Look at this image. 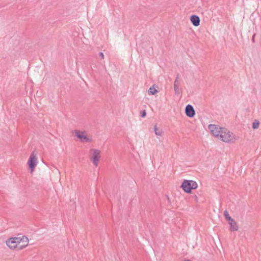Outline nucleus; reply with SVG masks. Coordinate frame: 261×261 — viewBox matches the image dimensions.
Returning <instances> with one entry per match:
<instances>
[{
    "instance_id": "obj_19",
    "label": "nucleus",
    "mask_w": 261,
    "mask_h": 261,
    "mask_svg": "<svg viewBox=\"0 0 261 261\" xmlns=\"http://www.w3.org/2000/svg\"><path fill=\"white\" fill-rule=\"evenodd\" d=\"M184 261H192V260H190V259H186V260H184Z\"/></svg>"
},
{
    "instance_id": "obj_8",
    "label": "nucleus",
    "mask_w": 261,
    "mask_h": 261,
    "mask_svg": "<svg viewBox=\"0 0 261 261\" xmlns=\"http://www.w3.org/2000/svg\"><path fill=\"white\" fill-rule=\"evenodd\" d=\"M185 113L189 118H193L195 115V111L193 107L191 105H188L185 108Z\"/></svg>"
},
{
    "instance_id": "obj_2",
    "label": "nucleus",
    "mask_w": 261,
    "mask_h": 261,
    "mask_svg": "<svg viewBox=\"0 0 261 261\" xmlns=\"http://www.w3.org/2000/svg\"><path fill=\"white\" fill-rule=\"evenodd\" d=\"M197 182L192 180H185L181 185L183 190L187 193H191L192 190L197 189Z\"/></svg>"
},
{
    "instance_id": "obj_9",
    "label": "nucleus",
    "mask_w": 261,
    "mask_h": 261,
    "mask_svg": "<svg viewBox=\"0 0 261 261\" xmlns=\"http://www.w3.org/2000/svg\"><path fill=\"white\" fill-rule=\"evenodd\" d=\"M20 241L18 240L19 245H18V250L22 249L28 246L29 243L28 238L26 236H22L21 237H19Z\"/></svg>"
},
{
    "instance_id": "obj_3",
    "label": "nucleus",
    "mask_w": 261,
    "mask_h": 261,
    "mask_svg": "<svg viewBox=\"0 0 261 261\" xmlns=\"http://www.w3.org/2000/svg\"><path fill=\"white\" fill-rule=\"evenodd\" d=\"M208 128L213 135L217 137L218 139L219 138L220 133L223 128L215 124H210L208 126Z\"/></svg>"
},
{
    "instance_id": "obj_18",
    "label": "nucleus",
    "mask_w": 261,
    "mask_h": 261,
    "mask_svg": "<svg viewBox=\"0 0 261 261\" xmlns=\"http://www.w3.org/2000/svg\"><path fill=\"white\" fill-rule=\"evenodd\" d=\"M99 56L100 58V59H103L104 58V55L102 52H100L99 53Z\"/></svg>"
},
{
    "instance_id": "obj_12",
    "label": "nucleus",
    "mask_w": 261,
    "mask_h": 261,
    "mask_svg": "<svg viewBox=\"0 0 261 261\" xmlns=\"http://www.w3.org/2000/svg\"><path fill=\"white\" fill-rule=\"evenodd\" d=\"M230 224V228L231 231H237L238 230V226L237 224V223L232 220V221L229 222Z\"/></svg>"
},
{
    "instance_id": "obj_1",
    "label": "nucleus",
    "mask_w": 261,
    "mask_h": 261,
    "mask_svg": "<svg viewBox=\"0 0 261 261\" xmlns=\"http://www.w3.org/2000/svg\"><path fill=\"white\" fill-rule=\"evenodd\" d=\"M218 139L225 143H233L236 140V137L233 133L223 128Z\"/></svg>"
},
{
    "instance_id": "obj_17",
    "label": "nucleus",
    "mask_w": 261,
    "mask_h": 261,
    "mask_svg": "<svg viewBox=\"0 0 261 261\" xmlns=\"http://www.w3.org/2000/svg\"><path fill=\"white\" fill-rule=\"evenodd\" d=\"M146 112H145V110H144V111H142V112H141V116L142 117H145V116H146Z\"/></svg>"
},
{
    "instance_id": "obj_16",
    "label": "nucleus",
    "mask_w": 261,
    "mask_h": 261,
    "mask_svg": "<svg viewBox=\"0 0 261 261\" xmlns=\"http://www.w3.org/2000/svg\"><path fill=\"white\" fill-rule=\"evenodd\" d=\"M259 125V122L258 120H254V121L253 123L252 128L253 129H256L258 127Z\"/></svg>"
},
{
    "instance_id": "obj_14",
    "label": "nucleus",
    "mask_w": 261,
    "mask_h": 261,
    "mask_svg": "<svg viewBox=\"0 0 261 261\" xmlns=\"http://www.w3.org/2000/svg\"><path fill=\"white\" fill-rule=\"evenodd\" d=\"M224 215L226 220H229L230 222L232 221L233 219L230 216H229L228 213L227 211H224Z\"/></svg>"
},
{
    "instance_id": "obj_7",
    "label": "nucleus",
    "mask_w": 261,
    "mask_h": 261,
    "mask_svg": "<svg viewBox=\"0 0 261 261\" xmlns=\"http://www.w3.org/2000/svg\"><path fill=\"white\" fill-rule=\"evenodd\" d=\"M75 134L81 142H88L90 141L89 139L88 138L87 136L85 135V133L84 132L75 130Z\"/></svg>"
},
{
    "instance_id": "obj_10",
    "label": "nucleus",
    "mask_w": 261,
    "mask_h": 261,
    "mask_svg": "<svg viewBox=\"0 0 261 261\" xmlns=\"http://www.w3.org/2000/svg\"><path fill=\"white\" fill-rule=\"evenodd\" d=\"M179 79V74H178L175 78L174 83V89L175 91V93L176 94H180V82L178 81Z\"/></svg>"
},
{
    "instance_id": "obj_13",
    "label": "nucleus",
    "mask_w": 261,
    "mask_h": 261,
    "mask_svg": "<svg viewBox=\"0 0 261 261\" xmlns=\"http://www.w3.org/2000/svg\"><path fill=\"white\" fill-rule=\"evenodd\" d=\"M154 132L156 136H161L162 134V131L161 130H159L158 128L156 125H155L154 127Z\"/></svg>"
},
{
    "instance_id": "obj_6",
    "label": "nucleus",
    "mask_w": 261,
    "mask_h": 261,
    "mask_svg": "<svg viewBox=\"0 0 261 261\" xmlns=\"http://www.w3.org/2000/svg\"><path fill=\"white\" fill-rule=\"evenodd\" d=\"M37 159L36 157V155L34 154V153L33 152L31 154L28 162L29 167L30 168L32 172L34 171V168L37 165Z\"/></svg>"
},
{
    "instance_id": "obj_11",
    "label": "nucleus",
    "mask_w": 261,
    "mask_h": 261,
    "mask_svg": "<svg viewBox=\"0 0 261 261\" xmlns=\"http://www.w3.org/2000/svg\"><path fill=\"white\" fill-rule=\"evenodd\" d=\"M190 20L195 27H198L200 24V18L197 15H192L191 16Z\"/></svg>"
},
{
    "instance_id": "obj_4",
    "label": "nucleus",
    "mask_w": 261,
    "mask_h": 261,
    "mask_svg": "<svg viewBox=\"0 0 261 261\" xmlns=\"http://www.w3.org/2000/svg\"><path fill=\"white\" fill-rule=\"evenodd\" d=\"M18 240L20 241V240H19V238H18V237L10 238L6 242L7 245L10 249H18V245H19Z\"/></svg>"
},
{
    "instance_id": "obj_5",
    "label": "nucleus",
    "mask_w": 261,
    "mask_h": 261,
    "mask_svg": "<svg viewBox=\"0 0 261 261\" xmlns=\"http://www.w3.org/2000/svg\"><path fill=\"white\" fill-rule=\"evenodd\" d=\"M91 151L93 152V155L91 157L90 160L92 161L95 167H97L100 159V150L95 149H92Z\"/></svg>"
},
{
    "instance_id": "obj_15",
    "label": "nucleus",
    "mask_w": 261,
    "mask_h": 261,
    "mask_svg": "<svg viewBox=\"0 0 261 261\" xmlns=\"http://www.w3.org/2000/svg\"><path fill=\"white\" fill-rule=\"evenodd\" d=\"M158 92V91L153 87H150L148 90V93L150 94L154 95Z\"/></svg>"
}]
</instances>
